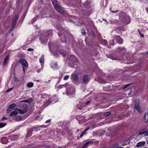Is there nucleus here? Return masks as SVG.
<instances>
[{
	"mask_svg": "<svg viewBox=\"0 0 148 148\" xmlns=\"http://www.w3.org/2000/svg\"><path fill=\"white\" fill-rule=\"evenodd\" d=\"M58 88L59 89L65 88L66 89V94L68 95L73 93L75 92L74 88L71 85H70L68 83H66L64 85H60Z\"/></svg>",
	"mask_w": 148,
	"mask_h": 148,
	"instance_id": "nucleus-1",
	"label": "nucleus"
},
{
	"mask_svg": "<svg viewBox=\"0 0 148 148\" xmlns=\"http://www.w3.org/2000/svg\"><path fill=\"white\" fill-rule=\"evenodd\" d=\"M19 62L22 65L23 70L24 73L27 69V67L28 66V64L26 60L24 59H20L19 61Z\"/></svg>",
	"mask_w": 148,
	"mask_h": 148,
	"instance_id": "nucleus-2",
	"label": "nucleus"
},
{
	"mask_svg": "<svg viewBox=\"0 0 148 148\" xmlns=\"http://www.w3.org/2000/svg\"><path fill=\"white\" fill-rule=\"evenodd\" d=\"M139 103L140 99H137L135 101L134 106L135 109L139 112L141 111L140 108L139 106Z\"/></svg>",
	"mask_w": 148,
	"mask_h": 148,
	"instance_id": "nucleus-3",
	"label": "nucleus"
},
{
	"mask_svg": "<svg viewBox=\"0 0 148 148\" xmlns=\"http://www.w3.org/2000/svg\"><path fill=\"white\" fill-rule=\"evenodd\" d=\"M55 8L57 11L59 12L62 14L64 13V11L62 8L59 5H58Z\"/></svg>",
	"mask_w": 148,
	"mask_h": 148,
	"instance_id": "nucleus-4",
	"label": "nucleus"
},
{
	"mask_svg": "<svg viewBox=\"0 0 148 148\" xmlns=\"http://www.w3.org/2000/svg\"><path fill=\"white\" fill-rule=\"evenodd\" d=\"M40 39L42 43L43 44L46 43L48 41V37L47 36L46 37L45 36H41L40 37Z\"/></svg>",
	"mask_w": 148,
	"mask_h": 148,
	"instance_id": "nucleus-5",
	"label": "nucleus"
},
{
	"mask_svg": "<svg viewBox=\"0 0 148 148\" xmlns=\"http://www.w3.org/2000/svg\"><path fill=\"white\" fill-rule=\"evenodd\" d=\"M69 60L71 62L74 63L77 61V58L73 55H71Z\"/></svg>",
	"mask_w": 148,
	"mask_h": 148,
	"instance_id": "nucleus-6",
	"label": "nucleus"
},
{
	"mask_svg": "<svg viewBox=\"0 0 148 148\" xmlns=\"http://www.w3.org/2000/svg\"><path fill=\"white\" fill-rule=\"evenodd\" d=\"M90 80L88 75H85L83 77L82 82L84 83H88Z\"/></svg>",
	"mask_w": 148,
	"mask_h": 148,
	"instance_id": "nucleus-7",
	"label": "nucleus"
},
{
	"mask_svg": "<svg viewBox=\"0 0 148 148\" xmlns=\"http://www.w3.org/2000/svg\"><path fill=\"white\" fill-rule=\"evenodd\" d=\"M51 67L53 69H56L58 68V64L56 62H52L50 64Z\"/></svg>",
	"mask_w": 148,
	"mask_h": 148,
	"instance_id": "nucleus-8",
	"label": "nucleus"
},
{
	"mask_svg": "<svg viewBox=\"0 0 148 148\" xmlns=\"http://www.w3.org/2000/svg\"><path fill=\"white\" fill-rule=\"evenodd\" d=\"M115 39L116 42L119 44H121L123 43V40L120 38V36H115Z\"/></svg>",
	"mask_w": 148,
	"mask_h": 148,
	"instance_id": "nucleus-9",
	"label": "nucleus"
},
{
	"mask_svg": "<svg viewBox=\"0 0 148 148\" xmlns=\"http://www.w3.org/2000/svg\"><path fill=\"white\" fill-rule=\"evenodd\" d=\"M16 110H17L18 113L21 114H24L26 113L27 111V108H26L23 110H21L18 109H17Z\"/></svg>",
	"mask_w": 148,
	"mask_h": 148,
	"instance_id": "nucleus-10",
	"label": "nucleus"
},
{
	"mask_svg": "<svg viewBox=\"0 0 148 148\" xmlns=\"http://www.w3.org/2000/svg\"><path fill=\"white\" fill-rule=\"evenodd\" d=\"M72 79L74 80L75 81H77L78 79V76L77 74H73L71 77Z\"/></svg>",
	"mask_w": 148,
	"mask_h": 148,
	"instance_id": "nucleus-11",
	"label": "nucleus"
},
{
	"mask_svg": "<svg viewBox=\"0 0 148 148\" xmlns=\"http://www.w3.org/2000/svg\"><path fill=\"white\" fill-rule=\"evenodd\" d=\"M93 143V142L92 141H87L85 143L82 147L83 148H87L89 146V144H92Z\"/></svg>",
	"mask_w": 148,
	"mask_h": 148,
	"instance_id": "nucleus-12",
	"label": "nucleus"
},
{
	"mask_svg": "<svg viewBox=\"0 0 148 148\" xmlns=\"http://www.w3.org/2000/svg\"><path fill=\"white\" fill-rule=\"evenodd\" d=\"M146 142L145 141H141L138 142L136 145L137 147H139L142 146H143L145 144Z\"/></svg>",
	"mask_w": 148,
	"mask_h": 148,
	"instance_id": "nucleus-13",
	"label": "nucleus"
},
{
	"mask_svg": "<svg viewBox=\"0 0 148 148\" xmlns=\"http://www.w3.org/2000/svg\"><path fill=\"white\" fill-rule=\"evenodd\" d=\"M18 16L17 15H15L13 18V22L12 24V27H14L16 25V22L18 18Z\"/></svg>",
	"mask_w": 148,
	"mask_h": 148,
	"instance_id": "nucleus-14",
	"label": "nucleus"
},
{
	"mask_svg": "<svg viewBox=\"0 0 148 148\" xmlns=\"http://www.w3.org/2000/svg\"><path fill=\"white\" fill-rule=\"evenodd\" d=\"M108 57H109L110 58L113 60H117L118 59V58L116 56H113L112 55H107Z\"/></svg>",
	"mask_w": 148,
	"mask_h": 148,
	"instance_id": "nucleus-15",
	"label": "nucleus"
},
{
	"mask_svg": "<svg viewBox=\"0 0 148 148\" xmlns=\"http://www.w3.org/2000/svg\"><path fill=\"white\" fill-rule=\"evenodd\" d=\"M143 120L145 122H148V112L146 113L144 116Z\"/></svg>",
	"mask_w": 148,
	"mask_h": 148,
	"instance_id": "nucleus-16",
	"label": "nucleus"
},
{
	"mask_svg": "<svg viewBox=\"0 0 148 148\" xmlns=\"http://www.w3.org/2000/svg\"><path fill=\"white\" fill-rule=\"evenodd\" d=\"M51 1L55 8L59 5L58 3L56 0H52Z\"/></svg>",
	"mask_w": 148,
	"mask_h": 148,
	"instance_id": "nucleus-17",
	"label": "nucleus"
},
{
	"mask_svg": "<svg viewBox=\"0 0 148 148\" xmlns=\"http://www.w3.org/2000/svg\"><path fill=\"white\" fill-rule=\"evenodd\" d=\"M139 133L140 135H141V134H144V136H148V133L147 132V131H146L144 132H143L141 131H140L139 132Z\"/></svg>",
	"mask_w": 148,
	"mask_h": 148,
	"instance_id": "nucleus-18",
	"label": "nucleus"
},
{
	"mask_svg": "<svg viewBox=\"0 0 148 148\" xmlns=\"http://www.w3.org/2000/svg\"><path fill=\"white\" fill-rule=\"evenodd\" d=\"M34 86V84L32 82H29L27 84V86L28 88H31Z\"/></svg>",
	"mask_w": 148,
	"mask_h": 148,
	"instance_id": "nucleus-19",
	"label": "nucleus"
},
{
	"mask_svg": "<svg viewBox=\"0 0 148 148\" xmlns=\"http://www.w3.org/2000/svg\"><path fill=\"white\" fill-rule=\"evenodd\" d=\"M9 58V55H8L4 60V61L3 63V65H5L6 64V63L8 62V60Z\"/></svg>",
	"mask_w": 148,
	"mask_h": 148,
	"instance_id": "nucleus-20",
	"label": "nucleus"
},
{
	"mask_svg": "<svg viewBox=\"0 0 148 148\" xmlns=\"http://www.w3.org/2000/svg\"><path fill=\"white\" fill-rule=\"evenodd\" d=\"M44 57L43 56H41L40 58L39 61L41 63H43L44 62Z\"/></svg>",
	"mask_w": 148,
	"mask_h": 148,
	"instance_id": "nucleus-21",
	"label": "nucleus"
},
{
	"mask_svg": "<svg viewBox=\"0 0 148 148\" xmlns=\"http://www.w3.org/2000/svg\"><path fill=\"white\" fill-rule=\"evenodd\" d=\"M90 3L88 1H86L84 3V5L85 7H87L90 4Z\"/></svg>",
	"mask_w": 148,
	"mask_h": 148,
	"instance_id": "nucleus-22",
	"label": "nucleus"
},
{
	"mask_svg": "<svg viewBox=\"0 0 148 148\" xmlns=\"http://www.w3.org/2000/svg\"><path fill=\"white\" fill-rule=\"evenodd\" d=\"M18 114V112L16 111L12 112L10 114V116H12L14 115H17Z\"/></svg>",
	"mask_w": 148,
	"mask_h": 148,
	"instance_id": "nucleus-23",
	"label": "nucleus"
},
{
	"mask_svg": "<svg viewBox=\"0 0 148 148\" xmlns=\"http://www.w3.org/2000/svg\"><path fill=\"white\" fill-rule=\"evenodd\" d=\"M16 106V104H15L13 103L10 105L8 107L12 110V109L14 108Z\"/></svg>",
	"mask_w": 148,
	"mask_h": 148,
	"instance_id": "nucleus-24",
	"label": "nucleus"
},
{
	"mask_svg": "<svg viewBox=\"0 0 148 148\" xmlns=\"http://www.w3.org/2000/svg\"><path fill=\"white\" fill-rule=\"evenodd\" d=\"M6 125V123H0V128L3 127Z\"/></svg>",
	"mask_w": 148,
	"mask_h": 148,
	"instance_id": "nucleus-25",
	"label": "nucleus"
},
{
	"mask_svg": "<svg viewBox=\"0 0 148 148\" xmlns=\"http://www.w3.org/2000/svg\"><path fill=\"white\" fill-rule=\"evenodd\" d=\"M110 112H106L104 114V116H108L110 115Z\"/></svg>",
	"mask_w": 148,
	"mask_h": 148,
	"instance_id": "nucleus-26",
	"label": "nucleus"
},
{
	"mask_svg": "<svg viewBox=\"0 0 148 148\" xmlns=\"http://www.w3.org/2000/svg\"><path fill=\"white\" fill-rule=\"evenodd\" d=\"M131 84H129L125 85L124 87L123 88V89H124L125 88L128 87L131 85Z\"/></svg>",
	"mask_w": 148,
	"mask_h": 148,
	"instance_id": "nucleus-27",
	"label": "nucleus"
},
{
	"mask_svg": "<svg viewBox=\"0 0 148 148\" xmlns=\"http://www.w3.org/2000/svg\"><path fill=\"white\" fill-rule=\"evenodd\" d=\"M69 75H66L64 77L63 79L64 80H66L69 78Z\"/></svg>",
	"mask_w": 148,
	"mask_h": 148,
	"instance_id": "nucleus-28",
	"label": "nucleus"
},
{
	"mask_svg": "<svg viewBox=\"0 0 148 148\" xmlns=\"http://www.w3.org/2000/svg\"><path fill=\"white\" fill-rule=\"evenodd\" d=\"M102 42L103 44L105 45H106L108 44L107 42L105 40H103Z\"/></svg>",
	"mask_w": 148,
	"mask_h": 148,
	"instance_id": "nucleus-29",
	"label": "nucleus"
},
{
	"mask_svg": "<svg viewBox=\"0 0 148 148\" xmlns=\"http://www.w3.org/2000/svg\"><path fill=\"white\" fill-rule=\"evenodd\" d=\"M54 98L53 97H51V98L48 101L50 103H51L53 101V99Z\"/></svg>",
	"mask_w": 148,
	"mask_h": 148,
	"instance_id": "nucleus-30",
	"label": "nucleus"
},
{
	"mask_svg": "<svg viewBox=\"0 0 148 148\" xmlns=\"http://www.w3.org/2000/svg\"><path fill=\"white\" fill-rule=\"evenodd\" d=\"M13 89V88H9L6 91V92H8L10 91L11 90Z\"/></svg>",
	"mask_w": 148,
	"mask_h": 148,
	"instance_id": "nucleus-31",
	"label": "nucleus"
},
{
	"mask_svg": "<svg viewBox=\"0 0 148 148\" xmlns=\"http://www.w3.org/2000/svg\"><path fill=\"white\" fill-rule=\"evenodd\" d=\"M81 32L83 34H86L85 30L84 29H82Z\"/></svg>",
	"mask_w": 148,
	"mask_h": 148,
	"instance_id": "nucleus-32",
	"label": "nucleus"
},
{
	"mask_svg": "<svg viewBox=\"0 0 148 148\" xmlns=\"http://www.w3.org/2000/svg\"><path fill=\"white\" fill-rule=\"evenodd\" d=\"M11 109H10V108H9V107H8V109L7 110V112L8 113H9L10 112V111H11Z\"/></svg>",
	"mask_w": 148,
	"mask_h": 148,
	"instance_id": "nucleus-33",
	"label": "nucleus"
},
{
	"mask_svg": "<svg viewBox=\"0 0 148 148\" xmlns=\"http://www.w3.org/2000/svg\"><path fill=\"white\" fill-rule=\"evenodd\" d=\"M86 132H84H84H83L82 133L80 134V137H82L83 136V135L85 134Z\"/></svg>",
	"mask_w": 148,
	"mask_h": 148,
	"instance_id": "nucleus-34",
	"label": "nucleus"
},
{
	"mask_svg": "<svg viewBox=\"0 0 148 148\" xmlns=\"http://www.w3.org/2000/svg\"><path fill=\"white\" fill-rule=\"evenodd\" d=\"M114 148H124V147H119V146H115L114 147Z\"/></svg>",
	"mask_w": 148,
	"mask_h": 148,
	"instance_id": "nucleus-35",
	"label": "nucleus"
},
{
	"mask_svg": "<svg viewBox=\"0 0 148 148\" xmlns=\"http://www.w3.org/2000/svg\"><path fill=\"white\" fill-rule=\"evenodd\" d=\"M139 34L140 35V36L142 37H144V35L143 34H141V32H139Z\"/></svg>",
	"mask_w": 148,
	"mask_h": 148,
	"instance_id": "nucleus-36",
	"label": "nucleus"
},
{
	"mask_svg": "<svg viewBox=\"0 0 148 148\" xmlns=\"http://www.w3.org/2000/svg\"><path fill=\"white\" fill-rule=\"evenodd\" d=\"M118 11H117V10H116V11H113V10H112L111 11V12L112 13H116L117 12H118Z\"/></svg>",
	"mask_w": 148,
	"mask_h": 148,
	"instance_id": "nucleus-37",
	"label": "nucleus"
},
{
	"mask_svg": "<svg viewBox=\"0 0 148 148\" xmlns=\"http://www.w3.org/2000/svg\"><path fill=\"white\" fill-rule=\"evenodd\" d=\"M50 121H51V120L49 119V120H47V121H45V123H49L50 122Z\"/></svg>",
	"mask_w": 148,
	"mask_h": 148,
	"instance_id": "nucleus-38",
	"label": "nucleus"
},
{
	"mask_svg": "<svg viewBox=\"0 0 148 148\" xmlns=\"http://www.w3.org/2000/svg\"><path fill=\"white\" fill-rule=\"evenodd\" d=\"M119 49H120L121 51H122V50H125V48L124 47L119 48Z\"/></svg>",
	"mask_w": 148,
	"mask_h": 148,
	"instance_id": "nucleus-39",
	"label": "nucleus"
},
{
	"mask_svg": "<svg viewBox=\"0 0 148 148\" xmlns=\"http://www.w3.org/2000/svg\"><path fill=\"white\" fill-rule=\"evenodd\" d=\"M33 50V49L29 48L28 49L27 51H31L32 50Z\"/></svg>",
	"mask_w": 148,
	"mask_h": 148,
	"instance_id": "nucleus-40",
	"label": "nucleus"
},
{
	"mask_svg": "<svg viewBox=\"0 0 148 148\" xmlns=\"http://www.w3.org/2000/svg\"><path fill=\"white\" fill-rule=\"evenodd\" d=\"M90 101H88L86 102V105H88V104L90 103Z\"/></svg>",
	"mask_w": 148,
	"mask_h": 148,
	"instance_id": "nucleus-41",
	"label": "nucleus"
},
{
	"mask_svg": "<svg viewBox=\"0 0 148 148\" xmlns=\"http://www.w3.org/2000/svg\"><path fill=\"white\" fill-rule=\"evenodd\" d=\"M89 129V128H87L84 131V132H86Z\"/></svg>",
	"mask_w": 148,
	"mask_h": 148,
	"instance_id": "nucleus-42",
	"label": "nucleus"
},
{
	"mask_svg": "<svg viewBox=\"0 0 148 148\" xmlns=\"http://www.w3.org/2000/svg\"><path fill=\"white\" fill-rule=\"evenodd\" d=\"M70 21H71V22H72V23H75V21L73 20H71Z\"/></svg>",
	"mask_w": 148,
	"mask_h": 148,
	"instance_id": "nucleus-43",
	"label": "nucleus"
},
{
	"mask_svg": "<svg viewBox=\"0 0 148 148\" xmlns=\"http://www.w3.org/2000/svg\"><path fill=\"white\" fill-rule=\"evenodd\" d=\"M132 91H130V93H128V95L129 96L130 95H131V93H132Z\"/></svg>",
	"mask_w": 148,
	"mask_h": 148,
	"instance_id": "nucleus-44",
	"label": "nucleus"
},
{
	"mask_svg": "<svg viewBox=\"0 0 148 148\" xmlns=\"http://www.w3.org/2000/svg\"><path fill=\"white\" fill-rule=\"evenodd\" d=\"M4 119H7V118L6 117H3L2 119V120H3Z\"/></svg>",
	"mask_w": 148,
	"mask_h": 148,
	"instance_id": "nucleus-45",
	"label": "nucleus"
},
{
	"mask_svg": "<svg viewBox=\"0 0 148 148\" xmlns=\"http://www.w3.org/2000/svg\"><path fill=\"white\" fill-rule=\"evenodd\" d=\"M16 120H17V121H20V120H21V118H20L19 119H16Z\"/></svg>",
	"mask_w": 148,
	"mask_h": 148,
	"instance_id": "nucleus-46",
	"label": "nucleus"
},
{
	"mask_svg": "<svg viewBox=\"0 0 148 148\" xmlns=\"http://www.w3.org/2000/svg\"><path fill=\"white\" fill-rule=\"evenodd\" d=\"M37 71L38 73H39L40 71V70H38Z\"/></svg>",
	"mask_w": 148,
	"mask_h": 148,
	"instance_id": "nucleus-47",
	"label": "nucleus"
},
{
	"mask_svg": "<svg viewBox=\"0 0 148 148\" xmlns=\"http://www.w3.org/2000/svg\"><path fill=\"white\" fill-rule=\"evenodd\" d=\"M146 11H148V8H147L146 9Z\"/></svg>",
	"mask_w": 148,
	"mask_h": 148,
	"instance_id": "nucleus-48",
	"label": "nucleus"
},
{
	"mask_svg": "<svg viewBox=\"0 0 148 148\" xmlns=\"http://www.w3.org/2000/svg\"><path fill=\"white\" fill-rule=\"evenodd\" d=\"M96 79H96V78L95 79V80H96Z\"/></svg>",
	"mask_w": 148,
	"mask_h": 148,
	"instance_id": "nucleus-49",
	"label": "nucleus"
},
{
	"mask_svg": "<svg viewBox=\"0 0 148 148\" xmlns=\"http://www.w3.org/2000/svg\"><path fill=\"white\" fill-rule=\"evenodd\" d=\"M147 131V132L148 133V130H147L146 131Z\"/></svg>",
	"mask_w": 148,
	"mask_h": 148,
	"instance_id": "nucleus-50",
	"label": "nucleus"
},
{
	"mask_svg": "<svg viewBox=\"0 0 148 148\" xmlns=\"http://www.w3.org/2000/svg\"><path fill=\"white\" fill-rule=\"evenodd\" d=\"M103 20L104 21H106V20Z\"/></svg>",
	"mask_w": 148,
	"mask_h": 148,
	"instance_id": "nucleus-51",
	"label": "nucleus"
},
{
	"mask_svg": "<svg viewBox=\"0 0 148 148\" xmlns=\"http://www.w3.org/2000/svg\"><path fill=\"white\" fill-rule=\"evenodd\" d=\"M3 140V138H2V139H1V140Z\"/></svg>",
	"mask_w": 148,
	"mask_h": 148,
	"instance_id": "nucleus-52",
	"label": "nucleus"
},
{
	"mask_svg": "<svg viewBox=\"0 0 148 148\" xmlns=\"http://www.w3.org/2000/svg\"><path fill=\"white\" fill-rule=\"evenodd\" d=\"M147 54L148 55V51L147 52Z\"/></svg>",
	"mask_w": 148,
	"mask_h": 148,
	"instance_id": "nucleus-53",
	"label": "nucleus"
},
{
	"mask_svg": "<svg viewBox=\"0 0 148 148\" xmlns=\"http://www.w3.org/2000/svg\"><path fill=\"white\" fill-rule=\"evenodd\" d=\"M63 94H64V93H63Z\"/></svg>",
	"mask_w": 148,
	"mask_h": 148,
	"instance_id": "nucleus-54",
	"label": "nucleus"
}]
</instances>
